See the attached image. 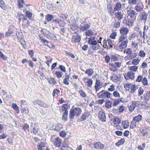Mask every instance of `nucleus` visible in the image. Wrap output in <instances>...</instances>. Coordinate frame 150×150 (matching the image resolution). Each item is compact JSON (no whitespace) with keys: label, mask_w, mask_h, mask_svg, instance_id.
<instances>
[{"label":"nucleus","mask_w":150,"mask_h":150,"mask_svg":"<svg viewBox=\"0 0 150 150\" xmlns=\"http://www.w3.org/2000/svg\"><path fill=\"white\" fill-rule=\"evenodd\" d=\"M82 112L81 108L78 107H74L73 106L71 108L69 111V117L70 120L74 119V116H78L80 115Z\"/></svg>","instance_id":"obj_1"},{"label":"nucleus","mask_w":150,"mask_h":150,"mask_svg":"<svg viewBox=\"0 0 150 150\" xmlns=\"http://www.w3.org/2000/svg\"><path fill=\"white\" fill-rule=\"evenodd\" d=\"M41 33L48 39L56 40L57 39L56 36L45 29L42 28L41 31Z\"/></svg>","instance_id":"obj_2"},{"label":"nucleus","mask_w":150,"mask_h":150,"mask_svg":"<svg viewBox=\"0 0 150 150\" xmlns=\"http://www.w3.org/2000/svg\"><path fill=\"white\" fill-rule=\"evenodd\" d=\"M129 31V30L127 27H122L120 30V33L121 35L119 37V40L122 41L123 39H126L127 38V35Z\"/></svg>","instance_id":"obj_3"},{"label":"nucleus","mask_w":150,"mask_h":150,"mask_svg":"<svg viewBox=\"0 0 150 150\" xmlns=\"http://www.w3.org/2000/svg\"><path fill=\"white\" fill-rule=\"evenodd\" d=\"M111 95V93L108 91L105 92L104 90H102L97 94L99 98L103 99L110 98Z\"/></svg>","instance_id":"obj_4"},{"label":"nucleus","mask_w":150,"mask_h":150,"mask_svg":"<svg viewBox=\"0 0 150 150\" xmlns=\"http://www.w3.org/2000/svg\"><path fill=\"white\" fill-rule=\"evenodd\" d=\"M54 136H52L51 137V141L53 142L54 145L56 147H60L62 143V139L59 137H55Z\"/></svg>","instance_id":"obj_5"},{"label":"nucleus","mask_w":150,"mask_h":150,"mask_svg":"<svg viewBox=\"0 0 150 150\" xmlns=\"http://www.w3.org/2000/svg\"><path fill=\"white\" fill-rule=\"evenodd\" d=\"M33 103L34 106L35 108H37L39 106L44 108L48 107L47 105L39 99H37L33 101Z\"/></svg>","instance_id":"obj_6"},{"label":"nucleus","mask_w":150,"mask_h":150,"mask_svg":"<svg viewBox=\"0 0 150 150\" xmlns=\"http://www.w3.org/2000/svg\"><path fill=\"white\" fill-rule=\"evenodd\" d=\"M133 8H131L130 7V8L127 11V18H131L135 19L136 18V15L138 14L133 9Z\"/></svg>","instance_id":"obj_7"},{"label":"nucleus","mask_w":150,"mask_h":150,"mask_svg":"<svg viewBox=\"0 0 150 150\" xmlns=\"http://www.w3.org/2000/svg\"><path fill=\"white\" fill-rule=\"evenodd\" d=\"M142 116L140 115H139L134 117L133 118L132 121L131 122L132 125V127H136L137 126V123L141 121L142 120Z\"/></svg>","instance_id":"obj_8"},{"label":"nucleus","mask_w":150,"mask_h":150,"mask_svg":"<svg viewBox=\"0 0 150 150\" xmlns=\"http://www.w3.org/2000/svg\"><path fill=\"white\" fill-rule=\"evenodd\" d=\"M112 1L107 2V8L108 13L110 16H112L114 11V9H113V5L112 3Z\"/></svg>","instance_id":"obj_9"},{"label":"nucleus","mask_w":150,"mask_h":150,"mask_svg":"<svg viewBox=\"0 0 150 150\" xmlns=\"http://www.w3.org/2000/svg\"><path fill=\"white\" fill-rule=\"evenodd\" d=\"M128 41L127 38L126 39H123L121 41H119V39L118 40L119 43L121 42L119 46V49L122 50L126 48L127 47Z\"/></svg>","instance_id":"obj_10"},{"label":"nucleus","mask_w":150,"mask_h":150,"mask_svg":"<svg viewBox=\"0 0 150 150\" xmlns=\"http://www.w3.org/2000/svg\"><path fill=\"white\" fill-rule=\"evenodd\" d=\"M98 117L100 120L102 122H105L106 121L105 114L102 111H100L99 112Z\"/></svg>","instance_id":"obj_11"},{"label":"nucleus","mask_w":150,"mask_h":150,"mask_svg":"<svg viewBox=\"0 0 150 150\" xmlns=\"http://www.w3.org/2000/svg\"><path fill=\"white\" fill-rule=\"evenodd\" d=\"M135 77V73L132 71H128L127 72V75L125 76V78L128 80L129 79L131 80L133 79Z\"/></svg>","instance_id":"obj_12"},{"label":"nucleus","mask_w":150,"mask_h":150,"mask_svg":"<svg viewBox=\"0 0 150 150\" xmlns=\"http://www.w3.org/2000/svg\"><path fill=\"white\" fill-rule=\"evenodd\" d=\"M90 43L92 45L91 47L93 50H97L99 48L100 45L98 44L97 41L94 40L93 42H91Z\"/></svg>","instance_id":"obj_13"},{"label":"nucleus","mask_w":150,"mask_h":150,"mask_svg":"<svg viewBox=\"0 0 150 150\" xmlns=\"http://www.w3.org/2000/svg\"><path fill=\"white\" fill-rule=\"evenodd\" d=\"M93 146L96 149H102L104 148V145L99 142H96L93 144Z\"/></svg>","instance_id":"obj_14"},{"label":"nucleus","mask_w":150,"mask_h":150,"mask_svg":"<svg viewBox=\"0 0 150 150\" xmlns=\"http://www.w3.org/2000/svg\"><path fill=\"white\" fill-rule=\"evenodd\" d=\"M139 101H133L129 108V110L130 112H132L137 106V104L139 103Z\"/></svg>","instance_id":"obj_15"},{"label":"nucleus","mask_w":150,"mask_h":150,"mask_svg":"<svg viewBox=\"0 0 150 150\" xmlns=\"http://www.w3.org/2000/svg\"><path fill=\"white\" fill-rule=\"evenodd\" d=\"M148 15L147 13L144 12L143 13L140 15V19L141 21H144V24L146 22V21Z\"/></svg>","instance_id":"obj_16"},{"label":"nucleus","mask_w":150,"mask_h":150,"mask_svg":"<svg viewBox=\"0 0 150 150\" xmlns=\"http://www.w3.org/2000/svg\"><path fill=\"white\" fill-rule=\"evenodd\" d=\"M83 25L80 26V29L83 31L87 30V29H89L90 25L88 23H85L84 22L82 24Z\"/></svg>","instance_id":"obj_17"},{"label":"nucleus","mask_w":150,"mask_h":150,"mask_svg":"<svg viewBox=\"0 0 150 150\" xmlns=\"http://www.w3.org/2000/svg\"><path fill=\"white\" fill-rule=\"evenodd\" d=\"M143 6L140 4H137L136 5L134 8V10L137 12H141L143 10Z\"/></svg>","instance_id":"obj_18"},{"label":"nucleus","mask_w":150,"mask_h":150,"mask_svg":"<svg viewBox=\"0 0 150 150\" xmlns=\"http://www.w3.org/2000/svg\"><path fill=\"white\" fill-rule=\"evenodd\" d=\"M62 128V125L60 124H57L53 126V129L57 131H59Z\"/></svg>","instance_id":"obj_19"},{"label":"nucleus","mask_w":150,"mask_h":150,"mask_svg":"<svg viewBox=\"0 0 150 150\" xmlns=\"http://www.w3.org/2000/svg\"><path fill=\"white\" fill-rule=\"evenodd\" d=\"M90 113L89 112L85 111L81 116V118L83 120H85L88 118L90 115Z\"/></svg>","instance_id":"obj_20"},{"label":"nucleus","mask_w":150,"mask_h":150,"mask_svg":"<svg viewBox=\"0 0 150 150\" xmlns=\"http://www.w3.org/2000/svg\"><path fill=\"white\" fill-rule=\"evenodd\" d=\"M81 40V37L80 36L78 35H75L73 36L72 38V41L76 42H79Z\"/></svg>","instance_id":"obj_21"},{"label":"nucleus","mask_w":150,"mask_h":150,"mask_svg":"<svg viewBox=\"0 0 150 150\" xmlns=\"http://www.w3.org/2000/svg\"><path fill=\"white\" fill-rule=\"evenodd\" d=\"M115 15V18L118 21L121 20L123 18V14L121 12L118 11L116 12Z\"/></svg>","instance_id":"obj_22"},{"label":"nucleus","mask_w":150,"mask_h":150,"mask_svg":"<svg viewBox=\"0 0 150 150\" xmlns=\"http://www.w3.org/2000/svg\"><path fill=\"white\" fill-rule=\"evenodd\" d=\"M122 8V5L119 2L116 3L114 6V11H119Z\"/></svg>","instance_id":"obj_23"},{"label":"nucleus","mask_w":150,"mask_h":150,"mask_svg":"<svg viewBox=\"0 0 150 150\" xmlns=\"http://www.w3.org/2000/svg\"><path fill=\"white\" fill-rule=\"evenodd\" d=\"M122 98H121L120 99H118L114 100L112 103V106H116L117 105L120 103L122 102Z\"/></svg>","instance_id":"obj_24"},{"label":"nucleus","mask_w":150,"mask_h":150,"mask_svg":"<svg viewBox=\"0 0 150 150\" xmlns=\"http://www.w3.org/2000/svg\"><path fill=\"white\" fill-rule=\"evenodd\" d=\"M109 64L112 67L116 68L117 67L120 68L121 66V63L120 62H115L114 63H110Z\"/></svg>","instance_id":"obj_25"},{"label":"nucleus","mask_w":150,"mask_h":150,"mask_svg":"<svg viewBox=\"0 0 150 150\" xmlns=\"http://www.w3.org/2000/svg\"><path fill=\"white\" fill-rule=\"evenodd\" d=\"M0 6L4 10H6L7 8V6L3 0H0Z\"/></svg>","instance_id":"obj_26"},{"label":"nucleus","mask_w":150,"mask_h":150,"mask_svg":"<svg viewBox=\"0 0 150 150\" xmlns=\"http://www.w3.org/2000/svg\"><path fill=\"white\" fill-rule=\"evenodd\" d=\"M70 107L67 104H64L63 105L62 107V109L61 110H60V112H63L64 111H68L67 110L69 109Z\"/></svg>","instance_id":"obj_27"},{"label":"nucleus","mask_w":150,"mask_h":150,"mask_svg":"<svg viewBox=\"0 0 150 150\" xmlns=\"http://www.w3.org/2000/svg\"><path fill=\"white\" fill-rule=\"evenodd\" d=\"M68 111H65L63 113L62 117V120L64 121H66L67 120V116L68 115Z\"/></svg>","instance_id":"obj_28"},{"label":"nucleus","mask_w":150,"mask_h":150,"mask_svg":"<svg viewBox=\"0 0 150 150\" xmlns=\"http://www.w3.org/2000/svg\"><path fill=\"white\" fill-rule=\"evenodd\" d=\"M135 19L131 18H128L126 21L127 24L129 26H132Z\"/></svg>","instance_id":"obj_29"},{"label":"nucleus","mask_w":150,"mask_h":150,"mask_svg":"<svg viewBox=\"0 0 150 150\" xmlns=\"http://www.w3.org/2000/svg\"><path fill=\"white\" fill-rule=\"evenodd\" d=\"M38 125L37 123H35L34 125V127L33 129V133L34 134H36L38 132Z\"/></svg>","instance_id":"obj_30"},{"label":"nucleus","mask_w":150,"mask_h":150,"mask_svg":"<svg viewBox=\"0 0 150 150\" xmlns=\"http://www.w3.org/2000/svg\"><path fill=\"white\" fill-rule=\"evenodd\" d=\"M85 73L88 75V76L90 77L93 74V71L92 69L90 68L87 69L85 71Z\"/></svg>","instance_id":"obj_31"},{"label":"nucleus","mask_w":150,"mask_h":150,"mask_svg":"<svg viewBox=\"0 0 150 150\" xmlns=\"http://www.w3.org/2000/svg\"><path fill=\"white\" fill-rule=\"evenodd\" d=\"M122 125L123 127L124 128H127L129 126V122L127 121H123L122 122Z\"/></svg>","instance_id":"obj_32"},{"label":"nucleus","mask_w":150,"mask_h":150,"mask_svg":"<svg viewBox=\"0 0 150 150\" xmlns=\"http://www.w3.org/2000/svg\"><path fill=\"white\" fill-rule=\"evenodd\" d=\"M111 80L115 82L118 80V77L115 74L113 73L112 76L110 78Z\"/></svg>","instance_id":"obj_33"},{"label":"nucleus","mask_w":150,"mask_h":150,"mask_svg":"<svg viewBox=\"0 0 150 150\" xmlns=\"http://www.w3.org/2000/svg\"><path fill=\"white\" fill-rule=\"evenodd\" d=\"M137 86L134 84L132 85L131 87V88L130 93H133L137 89Z\"/></svg>","instance_id":"obj_34"},{"label":"nucleus","mask_w":150,"mask_h":150,"mask_svg":"<svg viewBox=\"0 0 150 150\" xmlns=\"http://www.w3.org/2000/svg\"><path fill=\"white\" fill-rule=\"evenodd\" d=\"M53 18L54 16L53 15L48 14L46 17V20L47 22H50L51 21Z\"/></svg>","instance_id":"obj_35"},{"label":"nucleus","mask_w":150,"mask_h":150,"mask_svg":"<svg viewBox=\"0 0 150 150\" xmlns=\"http://www.w3.org/2000/svg\"><path fill=\"white\" fill-rule=\"evenodd\" d=\"M137 56L136 53H132L129 55H127L126 57H127L129 59H131L134 58Z\"/></svg>","instance_id":"obj_36"},{"label":"nucleus","mask_w":150,"mask_h":150,"mask_svg":"<svg viewBox=\"0 0 150 150\" xmlns=\"http://www.w3.org/2000/svg\"><path fill=\"white\" fill-rule=\"evenodd\" d=\"M125 140L123 139H121L120 140L116 143L115 145L117 146H119L121 144H123L125 142Z\"/></svg>","instance_id":"obj_37"},{"label":"nucleus","mask_w":150,"mask_h":150,"mask_svg":"<svg viewBox=\"0 0 150 150\" xmlns=\"http://www.w3.org/2000/svg\"><path fill=\"white\" fill-rule=\"evenodd\" d=\"M140 60L138 59H135L132 60V64L134 65H136L138 64Z\"/></svg>","instance_id":"obj_38"},{"label":"nucleus","mask_w":150,"mask_h":150,"mask_svg":"<svg viewBox=\"0 0 150 150\" xmlns=\"http://www.w3.org/2000/svg\"><path fill=\"white\" fill-rule=\"evenodd\" d=\"M149 28L147 25H145L143 28L144 31L143 32V38L144 39H145V33L148 30Z\"/></svg>","instance_id":"obj_39"},{"label":"nucleus","mask_w":150,"mask_h":150,"mask_svg":"<svg viewBox=\"0 0 150 150\" xmlns=\"http://www.w3.org/2000/svg\"><path fill=\"white\" fill-rule=\"evenodd\" d=\"M25 13L27 17L29 19H30L32 17V13L30 11H27Z\"/></svg>","instance_id":"obj_40"},{"label":"nucleus","mask_w":150,"mask_h":150,"mask_svg":"<svg viewBox=\"0 0 150 150\" xmlns=\"http://www.w3.org/2000/svg\"><path fill=\"white\" fill-rule=\"evenodd\" d=\"M146 54L145 52L142 50H140L139 53V56L142 58L144 57Z\"/></svg>","instance_id":"obj_41"},{"label":"nucleus","mask_w":150,"mask_h":150,"mask_svg":"<svg viewBox=\"0 0 150 150\" xmlns=\"http://www.w3.org/2000/svg\"><path fill=\"white\" fill-rule=\"evenodd\" d=\"M93 34V33L92 30H88L86 32V35L87 36H91Z\"/></svg>","instance_id":"obj_42"},{"label":"nucleus","mask_w":150,"mask_h":150,"mask_svg":"<svg viewBox=\"0 0 150 150\" xmlns=\"http://www.w3.org/2000/svg\"><path fill=\"white\" fill-rule=\"evenodd\" d=\"M45 146V144L43 142H41L38 146V149L39 150H42L43 148Z\"/></svg>","instance_id":"obj_43"},{"label":"nucleus","mask_w":150,"mask_h":150,"mask_svg":"<svg viewBox=\"0 0 150 150\" xmlns=\"http://www.w3.org/2000/svg\"><path fill=\"white\" fill-rule=\"evenodd\" d=\"M138 69V67L136 66H132L129 67V70L131 71L135 72Z\"/></svg>","instance_id":"obj_44"},{"label":"nucleus","mask_w":150,"mask_h":150,"mask_svg":"<svg viewBox=\"0 0 150 150\" xmlns=\"http://www.w3.org/2000/svg\"><path fill=\"white\" fill-rule=\"evenodd\" d=\"M49 79V83L50 84H55L57 83V82L55 81V80L52 78H51Z\"/></svg>","instance_id":"obj_45"},{"label":"nucleus","mask_w":150,"mask_h":150,"mask_svg":"<svg viewBox=\"0 0 150 150\" xmlns=\"http://www.w3.org/2000/svg\"><path fill=\"white\" fill-rule=\"evenodd\" d=\"M21 112L23 113L28 114L29 112L28 108L27 107L24 108L21 110Z\"/></svg>","instance_id":"obj_46"},{"label":"nucleus","mask_w":150,"mask_h":150,"mask_svg":"<svg viewBox=\"0 0 150 150\" xmlns=\"http://www.w3.org/2000/svg\"><path fill=\"white\" fill-rule=\"evenodd\" d=\"M113 122L115 125H119L121 121L120 119L115 118L113 120Z\"/></svg>","instance_id":"obj_47"},{"label":"nucleus","mask_w":150,"mask_h":150,"mask_svg":"<svg viewBox=\"0 0 150 150\" xmlns=\"http://www.w3.org/2000/svg\"><path fill=\"white\" fill-rule=\"evenodd\" d=\"M59 93L60 91L59 90L56 88L53 90L52 93V95L53 96H55L56 94L57 95H58V94H59Z\"/></svg>","instance_id":"obj_48"},{"label":"nucleus","mask_w":150,"mask_h":150,"mask_svg":"<svg viewBox=\"0 0 150 150\" xmlns=\"http://www.w3.org/2000/svg\"><path fill=\"white\" fill-rule=\"evenodd\" d=\"M112 103L111 102H110V101H107L105 103V107L108 108H110L112 107Z\"/></svg>","instance_id":"obj_49"},{"label":"nucleus","mask_w":150,"mask_h":150,"mask_svg":"<svg viewBox=\"0 0 150 150\" xmlns=\"http://www.w3.org/2000/svg\"><path fill=\"white\" fill-rule=\"evenodd\" d=\"M142 83L145 86H147L148 85V81L146 78L145 77L142 80Z\"/></svg>","instance_id":"obj_50"},{"label":"nucleus","mask_w":150,"mask_h":150,"mask_svg":"<svg viewBox=\"0 0 150 150\" xmlns=\"http://www.w3.org/2000/svg\"><path fill=\"white\" fill-rule=\"evenodd\" d=\"M150 96V91H147L146 93L144 94V98L145 99H148Z\"/></svg>","instance_id":"obj_51"},{"label":"nucleus","mask_w":150,"mask_h":150,"mask_svg":"<svg viewBox=\"0 0 150 150\" xmlns=\"http://www.w3.org/2000/svg\"><path fill=\"white\" fill-rule=\"evenodd\" d=\"M86 83L87 84V86L88 87H90L92 86L93 84L92 80L91 79H88L86 81Z\"/></svg>","instance_id":"obj_52"},{"label":"nucleus","mask_w":150,"mask_h":150,"mask_svg":"<svg viewBox=\"0 0 150 150\" xmlns=\"http://www.w3.org/2000/svg\"><path fill=\"white\" fill-rule=\"evenodd\" d=\"M138 0H128V3L130 5H135L137 3Z\"/></svg>","instance_id":"obj_53"},{"label":"nucleus","mask_w":150,"mask_h":150,"mask_svg":"<svg viewBox=\"0 0 150 150\" xmlns=\"http://www.w3.org/2000/svg\"><path fill=\"white\" fill-rule=\"evenodd\" d=\"M126 52V54L129 55L132 53V51L131 49L127 48L125 49L124 51V53Z\"/></svg>","instance_id":"obj_54"},{"label":"nucleus","mask_w":150,"mask_h":150,"mask_svg":"<svg viewBox=\"0 0 150 150\" xmlns=\"http://www.w3.org/2000/svg\"><path fill=\"white\" fill-rule=\"evenodd\" d=\"M59 135L62 137H64L66 135V133L64 130L61 131L59 133Z\"/></svg>","instance_id":"obj_55"},{"label":"nucleus","mask_w":150,"mask_h":150,"mask_svg":"<svg viewBox=\"0 0 150 150\" xmlns=\"http://www.w3.org/2000/svg\"><path fill=\"white\" fill-rule=\"evenodd\" d=\"M115 90V86L113 84L111 85L109 88L108 90L110 92L113 91Z\"/></svg>","instance_id":"obj_56"},{"label":"nucleus","mask_w":150,"mask_h":150,"mask_svg":"<svg viewBox=\"0 0 150 150\" xmlns=\"http://www.w3.org/2000/svg\"><path fill=\"white\" fill-rule=\"evenodd\" d=\"M29 126L26 124H25L23 126V129L25 131H26V130H28V132L29 131Z\"/></svg>","instance_id":"obj_57"},{"label":"nucleus","mask_w":150,"mask_h":150,"mask_svg":"<svg viewBox=\"0 0 150 150\" xmlns=\"http://www.w3.org/2000/svg\"><path fill=\"white\" fill-rule=\"evenodd\" d=\"M79 93L80 95L83 98H85L86 96V94L82 90L79 91Z\"/></svg>","instance_id":"obj_58"},{"label":"nucleus","mask_w":150,"mask_h":150,"mask_svg":"<svg viewBox=\"0 0 150 150\" xmlns=\"http://www.w3.org/2000/svg\"><path fill=\"white\" fill-rule=\"evenodd\" d=\"M118 59V58L115 55H112L111 57V62L117 61Z\"/></svg>","instance_id":"obj_59"},{"label":"nucleus","mask_w":150,"mask_h":150,"mask_svg":"<svg viewBox=\"0 0 150 150\" xmlns=\"http://www.w3.org/2000/svg\"><path fill=\"white\" fill-rule=\"evenodd\" d=\"M69 144H68V142L67 140H65L64 142L62 147L65 148H68L69 147Z\"/></svg>","instance_id":"obj_60"},{"label":"nucleus","mask_w":150,"mask_h":150,"mask_svg":"<svg viewBox=\"0 0 150 150\" xmlns=\"http://www.w3.org/2000/svg\"><path fill=\"white\" fill-rule=\"evenodd\" d=\"M55 74L58 78H60L62 76L63 73L59 71H56Z\"/></svg>","instance_id":"obj_61"},{"label":"nucleus","mask_w":150,"mask_h":150,"mask_svg":"<svg viewBox=\"0 0 150 150\" xmlns=\"http://www.w3.org/2000/svg\"><path fill=\"white\" fill-rule=\"evenodd\" d=\"M113 96L115 97H120V96L119 93L117 91H115L113 93Z\"/></svg>","instance_id":"obj_62"},{"label":"nucleus","mask_w":150,"mask_h":150,"mask_svg":"<svg viewBox=\"0 0 150 150\" xmlns=\"http://www.w3.org/2000/svg\"><path fill=\"white\" fill-rule=\"evenodd\" d=\"M120 23L119 22H115L113 25V27L115 28H118L120 25Z\"/></svg>","instance_id":"obj_63"},{"label":"nucleus","mask_w":150,"mask_h":150,"mask_svg":"<svg viewBox=\"0 0 150 150\" xmlns=\"http://www.w3.org/2000/svg\"><path fill=\"white\" fill-rule=\"evenodd\" d=\"M125 109V107L123 105H122L119 107L118 110L119 112H123Z\"/></svg>","instance_id":"obj_64"}]
</instances>
